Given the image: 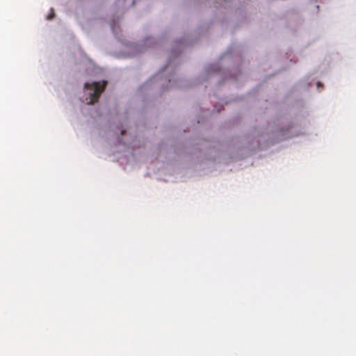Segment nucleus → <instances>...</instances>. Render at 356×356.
<instances>
[{
	"mask_svg": "<svg viewBox=\"0 0 356 356\" xmlns=\"http://www.w3.org/2000/svg\"><path fill=\"white\" fill-rule=\"evenodd\" d=\"M54 16V13H52L51 15H49L48 17H47V19H51Z\"/></svg>",
	"mask_w": 356,
	"mask_h": 356,
	"instance_id": "obj_2",
	"label": "nucleus"
},
{
	"mask_svg": "<svg viewBox=\"0 0 356 356\" xmlns=\"http://www.w3.org/2000/svg\"><path fill=\"white\" fill-rule=\"evenodd\" d=\"M124 132L125 131H122V134H124Z\"/></svg>",
	"mask_w": 356,
	"mask_h": 356,
	"instance_id": "obj_3",
	"label": "nucleus"
},
{
	"mask_svg": "<svg viewBox=\"0 0 356 356\" xmlns=\"http://www.w3.org/2000/svg\"><path fill=\"white\" fill-rule=\"evenodd\" d=\"M106 82L104 81L102 84L99 82H93L92 83H85V88L87 90H92V92L89 94L90 95V102L89 104H93L96 102L98 101L99 97L102 92L104 90L106 87Z\"/></svg>",
	"mask_w": 356,
	"mask_h": 356,
	"instance_id": "obj_1",
	"label": "nucleus"
}]
</instances>
